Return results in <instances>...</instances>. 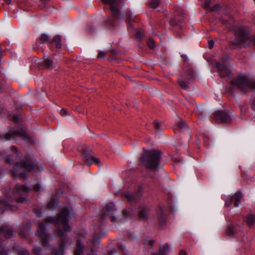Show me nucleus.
I'll list each match as a JSON object with an SVG mask.
<instances>
[{
  "instance_id": "nucleus-31",
  "label": "nucleus",
  "mask_w": 255,
  "mask_h": 255,
  "mask_svg": "<svg viewBox=\"0 0 255 255\" xmlns=\"http://www.w3.org/2000/svg\"><path fill=\"white\" fill-rule=\"evenodd\" d=\"M147 45L148 46H149V47L150 48H153L155 46V44H154V41L153 40V39H151V38H149L147 42Z\"/></svg>"
},
{
  "instance_id": "nucleus-27",
  "label": "nucleus",
  "mask_w": 255,
  "mask_h": 255,
  "mask_svg": "<svg viewBox=\"0 0 255 255\" xmlns=\"http://www.w3.org/2000/svg\"><path fill=\"white\" fill-rule=\"evenodd\" d=\"M49 39L50 36L46 34H43L42 35H41L40 37V42L41 43L46 42L48 41L49 40Z\"/></svg>"
},
{
  "instance_id": "nucleus-20",
  "label": "nucleus",
  "mask_w": 255,
  "mask_h": 255,
  "mask_svg": "<svg viewBox=\"0 0 255 255\" xmlns=\"http://www.w3.org/2000/svg\"><path fill=\"white\" fill-rule=\"evenodd\" d=\"M82 244L80 242H78L77 244V247L74 252L75 255H81L82 253Z\"/></svg>"
},
{
  "instance_id": "nucleus-50",
  "label": "nucleus",
  "mask_w": 255,
  "mask_h": 255,
  "mask_svg": "<svg viewBox=\"0 0 255 255\" xmlns=\"http://www.w3.org/2000/svg\"><path fill=\"white\" fill-rule=\"evenodd\" d=\"M5 2L7 3L8 4H9L11 2V0H4Z\"/></svg>"
},
{
  "instance_id": "nucleus-8",
  "label": "nucleus",
  "mask_w": 255,
  "mask_h": 255,
  "mask_svg": "<svg viewBox=\"0 0 255 255\" xmlns=\"http://www.w3.org/2000/svg\"><path fill=\"white\" fill-rule=\"evenodd\" d=\"M79 150L83 153V159L85 164L90 165L93 163H99V159L93 156L90 153L88 152L90 150H88L87 151L86 147L79 148Z\"/></svg>"
},
{
  "instance_id": "nucleus-2",
  "label": "nucleus",
  "mask_w": 255,
  "mask_h": 255,
  "mask_svg": "<svg viewBox=\"0 0 255 255\" xmlns=\"http://www.w3.org/2000/svg\"><path fill=\"white\" fill-rule=\"evenodd\" d=\"M161 152L159 150H151L144 152L142 162L148 168L155 170L159 166Z\"/></svg>"
},
{
  "instance_id": "nucleus-28",
  "label": "nucleus",
  "mask_w": 255,
  "mask_h": 255,
  "mask_svg": "<svg viewBox=\"0 0 255 255\" xmlns=\"http://www.w3.org/2000/svg\"><path fill=\"white\" fill-rule=\"evenodd\" d=\"M53 61L50 59H46L44 60L43 64L44 66L46 68L51 67L52 65Z\"/></svg>"
},
{
  "instance_id": "nucleus-46",
  "label": "nucleus",
  "mask_w": 255,
  "mask_h": 255,
  "mask_svg": "<svg viewBox=\"0 0 255 255\" xmlns=\"http://www.w3.org/2000/svg\"><path fill=\"white\" fill-rule=\"evenodd\" d=\"M197 109L200 113H203V108L202 107H197Z\"/></svg>"
},
{
  "instance_id": "nucleus-16",
  "label": "nucleus",
  "mask_w": 255,
  "mask_h": 255,
  "mask_svg": "<svg viewBox=\"0 0 255 255\" xmlns=\"http://www.w3.org/2000/svg\"><path fill=\"white\" fill-rule=\"evenodd\" d=\"M115 207V205L113 203H110L107 205L105 208V210L108 213V215L110 216V218L112 222H116V217L113 215L112 212L114 210Z\"/></svg>"
},
{
  "instance_id": "nucleus-17",
  "label": "nucleus",
  "mask_w": 255,
  "mask_h": 255,
  "mask_svg": "<svg viewBox=\"0 0 255 255\" xmlns=\"http://www.w3.org/2000/svg\"><path fill=\"white\" fill-rule=\"evenodd\" d=\"M178 127L181 132H184L188 130L189 128L186 124L183 121H180L178 123Z\"/></svg>"
},
{
  "instance_id": "nucleus-39",
  "label": "nucleus",
  "mask_w": 255,
  "mask_h": 255,
  "mask_svg": "<svg viewBox=\"0 0 255 255\" xmlns=\"http://www.w3.org/2000/svg\"><path fill=\"white\" fill-rule=\"evenodd\" d=\"M60 114L62 116H64L67 114V111L65 109H62L61 110Z\"/></svg>"
},
{
  "instance_id": "nucleus-51",
  "label": "nucleus",
  "mask_w": 255,
  "mask_h": 255,
  "mask_svg": "<svg viewBox=\"0 0 255 255\" xmlns=\"http://www.w3.org/2000/svg\"><path fill=\"white\" fill-rule=\"evenodd\" d=\"M12 160H13V159H11L10 156H9V157H8L7 158V162H11V161Z\"/></svg>"
},
{
  "instance_id": "nucleus-43",
  "label": "nucleus",
  "mask_w": 255,
  "mask_h": 255,
  "mask_svg": "<svg viewBox=\"0 0 255 255\" xmlns=\"http://www.w3.org/2000/svg\"><path fill=\"white\" fill-rule=\"evenodd\" d=\"M252 106L253 109L255 110V97L253 98L252 101Z\"/></svg>"
},
{
  "instance_id": "nucleus-7",
  "label": "nucleus",
  "mask_w": 255,
  "mask_h": 255,
  "mask_svg": "<svg viewBox=\"0 0 255 255\" xmlns=\"http://www.w3.org/2000/svg\"><path fill=\"white\" fill-rule=\"evenodd\" d=\"M18 135L22 137L24 140L29 139L28 135L27 132L22 128L15 130L12 133H7L4 136L0 134V140H10L15 136Z\"/></svg>"
},
{
  "instance_id": "nucleus-9",
  "label": "nucleus",
  "mask_w": 255,
  "mask_h": 255,
  "mask_svg": "<svg viewBox=\"0 0 255 255\" xmlns=\"http://www.w3.org/2000/svg\"><path fill=\"white\" fill-rule=\"evenodd\" d=\"M105 3H109L111 5L110 9L112 12V13L116 15L119 19L123 18L124 17V14L121 12L118 8L113 5L115 3H118L120 0H103Z\"/></svg>"
},
{
  "instance_id": "nucleus-29",
  "label": "nucleus",
  "mask_w": 255,
  "mask_h": 255,
  "mask_svg": "<svg viewBox=\"0 0 255 255\" xmlns=\"http://www.w3.org/2000/svg\"><path fill=\"white\" fill-rule=\"evenodd\" d=\"M160 3L159 0H152L149 3L150 6L152 8L157 7Z\"/></svg>"
},
{
  "instance_id": "nucleus-30",
  "label": "nucleus",
  "mask_w": 255,
  "mask_h": 255,
  "mask_svg": "<svg viewBox=\"0 0 255 255\" xmlns=\"http://www.w3.org/2000/svg\"><path fill=\"white\" fill-rule=\"evenodd\" d=\"M57 205V204L55 200L51 201L48 204V208L51 209L56 207Z\"/></svg>"
},
{
  "instance_id": "nucleus-48",
  "label": "nucleus",
  "mask_w": 255,
  "mask_h": 255,
  "mask_svg": "<svg viewBox=\"0 0 255 255\" xmlns=\"http://www.w3.org/2000/svg\"><path fill=\"white\" fill-rule=\"evenodd\" d=\"M124 215L127 216L128 214V212L127 210H124L123 212Z\"/></svg>"
},
{
  "instance_id": "nucleus-1",
  "label": "nucleus",
  "mask_w": 255,
  "mask_h": 255,
  "mask_svg": "<svg viewBox=\"0 0 255 255\" xmlns=\"http://www.w3.org/2000/svg\"><path fill=\"white\" fill-rule=\"evenodd\" d=\"M235 39L232 41L234 45L240 46L255 45V38L249 36L247 31L243 27L235 29Z\"/></svg>"
},
{
  "instance_id": "nucleus-33",
  "label": "nucleus",
  "mask_w": 255,
  "mask_h": 255,
  "mask_svg": "<svg viewBox=\"0 0 255 255\" xmlns=\"http://www.w3.org/2000/svg\"><path fill=\"white\" fill-rule=\"evenodd\" d=\"M153 125H154L155 128L156 129V130L158 131L159 130V127L160 126V124L159 122H158L157 121H155L153 122Z\"/></svg>"
},
{
  "instance_id": "nucleus-21",
  "label": "nucleus",
  "mask_w": 255,
  "mask_h": 255,
  "mask_svg": "<svg viewBox=\"0 0 255 255\" xmlns=\"http://www.w3.org/2000/svg\"><path fill=\"white\" fill-rule=\"evenodd\" d=\"M52 253L54 255H63L64 254V246L61 244L58 249L54 250Z\"/></svg>"
},
{
  "instance_id": "nucleus-44",
  "label": "nucleus",
  "mask_w": 255,
  "mask_h": 255,
  "mask_svg": "<svg viewBox=\"0 0 255 255\" xmlns=\"http://www.w3.org/2000/svg\"><path fill=\"white\" fill-rule=\"evenodd\" d=\"M8 255V252L3 250H1V251H0V255Z\"/></svg>"
},
{
  "instance_id": "nucleus-41",
  "label": "nucleus",
  "mask_w": 255,
  "mask_h": 255,
  "mask_svg": "<svg viewBox=\"0 0 255 255\" xmlns=\"http://www.w3.org/2000/svg\"><path fill=\"white\" fill-rule=\"evenodd\" d=\"M58 234L60 236L61 239H63L64 237V233H63L62 231L59 229H58Z\"/></svg>"
},
{
  "instance_id": "nucleus-42",
  "label": "nucleus",
  "mask_w": 255,
  "mask_h": 255,
  "mask_svg": "<svg viewBox=\"0 0 255 255\" xmlns=\"http://www.w3.org/2000/svg\"><path fill=\"white\" fill-rule=\"evenodd\" d=\"M105 52H103V51H100L99 52V54H98V57L99 58H103L105 56Z\"/></svg>"
},
{
  "instance_id": "nucleus-47",
  "label": "nucleus",
  "mask_w": 255,
  "mask_h": 255,
  "mask_svg": "<svg viewBox=\"0 0 255 255\" xmlns=\"http://www.w3.org/2000/svg\"><path fill=\"white\" fill-rule=\"evenodd\" d=\"M179 255H186V253L184 251H181L179 253Z\"/></svg>"
},
{
  "instance_id": "nucleus-11",
  "label": "nucleus",
  "mask_w": 255,
  "mask_h": 255,
  "mask_svg": "<svg viewBox=\"0 0 255 255\" xmlns=\"http://www.w3.org/2000/svg\"><path fill=\"white\" fill-rule=\"evenodd\" d=\"M242 198V193L240 192H237L235 194L234 197H229L228 199L226 200L225 201V205L226 206H229L230 204L235 200L234 202V206L235 207H238L239 205V202L241 200Z\"/></svg>"
},
{
  "instance_id": "nucleus-19",
  "label": "nucleus",
  "mask_w": 255,
  "mask_h": 255,
  "mask_svg": "<svg viewBox=\"0 0 255 255\" xmlns=\"http://www.w3.org/2000/svg\"><path fill=\"white\" fill-rule=\"evenodd\" d=\"M170 249V247L167 244H164L160 248L158 255H164L166 252H168ZM153 255H157L155 254Z\"/></svg>"
},
{
  "instance_id": "nucleus-32",
  "label": "nucleus",
  "mask_w": 255,
  "mask_h": 255,
  "mask_svg": "<svg viewBox=\"0 0 255 255\" xmlns=\"http://www.w3.org/2000/svg\"><path fill=\"white\" fill-rule=\"evenodd\" d=\"M19 255H29V252L25 249L20 250L18 252Z\"/></svg>"
},
{
  "instance_id": "nucleus-5",
  "label": "nucleus",
  "mask_w": 255,
  "mask_h": 255,
  "mask_svg": "<svg viewBox=\"0 0 255 255\" xmlns=\"http://www.w3.org/2000/svg\"><path fill=\"white\" fill-rule=\"evenodd\" d=\"M34 169L33 165L29 161L22 163H16L14 169L12 171L14 176H19L22 178L26 177L27 171H30Z\"/></svg>"
},
{
  "instance_id": "nucleus-22",
  "label": "nucleus",
  "mask_w": 255,
  "mask_h": 255,
  "mask_svg": "<svg viewBox=\"0 0 255 255\" xmlns=\"http://www.w3.org/2000/svg\"><path fill=\"white\" fill-rule=\"evenodd\" d=\"M179 84L182 89L185 90L188 89L189 82L188 81H184L181 78L179 79Z\"/></svg>"
},
{
  "instance_id": "nucleus-15",
  "label": "nucleus",
  "mask_w": 255,
  "mask_h": 255,
  "mask_svg": "<svg viewBox=\"0 0 255 255\" xmlns=\"http://www.w3.org/2000/svg\"><path fill=\"white\" fill-rule=\"evenodd\" d=\"M0 234L6 238H9L15 234V232L9 227H1L0 228Z\"/></svg>"
},
{
  "instance_id": "nucleus-12",
  "label": "nucleus",
  "mask_w": 255,
  "mask_h": 255,
  "mask_svg": "<svg viewBox=\"0 0 255 255\" xmlns=\"http://www.w3.org/2000/svg\"><path fill=\"white\" fill-rule=\"evenodd\" d=\"M45 225L44 223H41L39 224L38 233L40 237L42 240L44 246L46 245L47 242L49 240L50 237L45 233Z\"/></svg>"
},
{
  "instance_id": "nucleus-49",
  "label": "nucleus",
  "mask_w": 255,
  "mask_h": 255,
  "mask_svg": "<svg viewBox=\"0 0 255 255\" xmlns=\"http://www.w3.org/2000/svg\"><path fill=\"white\" fill-rule=\"evenodd\" d=\"M136 35L137 37H139V38L141 37L142 36V34H141V32H137Z\"/></svg>"
},
{
  "instance_id": "nucleus-34",
  "label": "nucleus",
  "mask_w": 255,
  "mask_h": 255,
  "mask_svg": "<svg viewBox=\"0 0 255 255\" xmlns=\"http://www.w3.org/2000/svg\"><path fill=\"white\" fill-rule=\"evenodd\" d=\"M28 230L27 229L25 232L24 231V230H21L20 231V235L22 236V237H25L27 236L29 232L28 231Z\"/></svg>"
},
{
  "instance_id": "nucleus-36",
  "label": "nucleus",
  "mask_w": 255,
  "mask_h": 255,
  "mask_svg": "<svg viewBox=\"0 0 255 255\" xmlns=\"http://www.w3.org/2000/svg\"><path fill=\"white\" fill-rule=\"evenodd\" d=\"M41 250V249L40 247H36L34 249L33 252L35 254L38 255L40 252Z\"/></svg>"
},
{
  "instance_id": "nucleus-52",
  "label": "nucleus",
  "mask_w": 255,
  "mask_h": 255,
  "mask_svg": "<svg viewBox=\"0 0 255 255\" xmlns=\"http://www.w3.org/2000/svg\"><path fill=\"white\" fill-rule=\"evenodd\" d=\"M41 0L43 2H46L50 1V0Z\"/></svg>"
},
{
  "instance_id": "nucleus-35",
  "label": "nucleus",
  "mask_w": 255,
  "mask_h": 255,
  "mask_svg": "<svg viewBox=\"0 0 255 255\" xmlns=\"http://www.w3.org/2000/svg\"><path fill=\"white\" fill-rule=\"evenodd\" d=\"M184 70L185 71V72L187 73L189 76L192 77L193 76V72L191 69H190L188 71V69L184 68Z\"/></svg>"
},
{
  "instance_id": "nucleus-37",
  "label": "nucleus",
  "mask_w": 255,
  "mask_h": 255,
  "mask_svg": "<svg viewBox=\"0 0 255 255\" xmlns=\"http://www.w3.org/2000/svg\"><path fill=\"white\" fill-rule=\"evenodd\" d=\"M214 41L213 40H210L208 42V46H209V48L211 49L213 46H214Z\"/></svg>"
},
{
  "instance_id": "nucleus-53",
  "label": "nucleus",
  "mask_w": 255,
  "mask_h": 255,
  "mask_svg": "<svg viewBox=\"0 0 255 255\" xmlns=\"http://www.w3.org/2000/svg\"><path fill=\"white\" fill-rule=\"evenodd\" d=\"M15 149H16V148H15V147L14 146H12V147H11V149H12V150H15Z\"/></svg>"
},
{
  "instance_id": "nucleus-24",
  "label": "nucleus",
  "mask_w": 255,
  "mask_h": 255,
  "mask_svg": "<svg viewBox=\"0 0 255 255\" xmlns=\"http://www.w3.org/2000/svg\"><path fill=\"white\" fill-rule=\"evenodd\" d=\"M246 222L249 226L253 225L255 223V216L250 215L248 217Z\"/></svg>"
},
{
  "instance_id": "nucleus-18",
  "label": "nucleus",
  "mask_w": 255,
  "mask_h": 255,
  "mask_svg": "<svg viewBox=\"0 0 255 255\" xmlns=\"http://www.w3.org/2000/svg\"><path fill=\"white\" fill-rule=\"evenodd\" d=\"M61 36L59 35H57L55 36L54 38L52 41V43H56V47L57 48H60L61 47Z\"/></svg>"
},
{
  "instance_id": "nucleus-6",
  "label": "nucleus",
  "mask_w": 255,
  "mask_h": 255,
  "mask_svg": "<svg viewBox=\"0 0 255 255\" xmlns=\"http://www.w3.org/2000/svg\"><path fill=\"white\" fill-rule=\"evenodd\" d=\"M30 188L25 185H18L16 187V192L14 193L13 199L16 200L17 202L24 203L25 198L22 197L30 191Z\"/></svg>"
},
{
  "instance_id": "nucleus-13",
  "label": "nucleus",
  "mask_w": 255,
  "mask_h": 255,
  "mask_svg": "<svg viewBox=\"0 0 255 255\" xmlns=\"http://www.w3.org/2000/svg\"><path fill=\"white\" fill-rule=\"evenodd\" d=\"M11 199L8 198L7 201L4 199L0 200V207L2 209V212L4 211H8L9 210H13L14 207H12L10 204V202H11Z\"/></svg>"
},
{
  "instance_id": "nucleus-23",
  "label": "nucleus",
  "mask_w": 255,
  "mask_h": 255,
  "mask_svg": "<svg viewBox=\"0 0 255 255\" xmlns=\"http://www.w3.org/2000/svg\"><path fill=\"white\" fill-rule=\"evenodd\" d=\"M126 197L129 202H133L136 201L138 198V195L137 196L134 194H129L128 193L125 194Z\"/></svg>"
},
{
  "instance_id": "nucleus-40",
  "label": "nucleus",
  "mask_w": 255,
  "mask_h": 255,
  "mask_svg": "<svg viewBox=\"0 0 255 255\" xmlns=\"http://www.w3.org/2000/svg\"><path fill=\"white\" fill-rule=\"evenodd\" d=\"M40 189V186L39 184H36L34 185L33 189L35 191H38Z\"/></svg>"
},
{
  "instance_id": "nucleus-10",
  "label": "nucleus",
  "mask_w": 255,
  "mask_h": 255,
  "mask_svg": "<svg viewBox=\"0 0 255 255\" xmlns=\"http://www.w3.org/2000/svg\"><path fill=\"white\" fill-rule=\"evenodd\" d=\"M214 119L217 122L229 123L231 121L230 116L224 111H217L215 112Z\"/></svg>"
},
{
  "instance_id": "nucleus-25",
  "label": "nucleus",
  "mask_w": 255,
  "mask_h": 255,
  "mask_svg": "<svg viewBox=\"0 0 255 255\" xmlns=\"http://www.w3.org/2000/svg\"><path fill=\"white\" fill-rule=\"evenodd\" d=\"M236 228L234 226H231L228 227L227 231V233L229 236H233L236 233Z\"/></svg>"
},
{
  "instance_id": "nucleus-38",
  "label": "nucleus",
  "mask_w": 255,
  "mask_h": 255,
  "mask_svg": "<svg viewBox=\"0 0 255 255\" xmlns=\"http://www.w3.org/2000/svg\"><path fill=\"white\" fill-rule=\"evenodd\" d=\"M210 0H206L205 2V7L206 8H208L210 5Z\"/></svg>"
},
{
  "instance_id": "nucleus-4",
  "label": "nucleus",
  "mask_w": 255,
  "mask_h": 255,
  "mask_svg": "<svg viewBox=\"0 0 255 255\" xmlns=\"http://www.w3.org/2000/svg\"><path fill=\"white\" fill-rule=\"evenodd\" d=\"M232 82L234 85L245 93L255 89V82L252 83L245 75H239Z\"/></svg>"
},
{
  "instance_id": "nucleus-45",
  "label": "nucleus",
  "mask_w": 255,
  "mask_h": 255,
  "mask_svg": "<svg viewBox=\"0 0 255 255\" xmlns=\"http://www.w3.org/2000/svg\"><path fill=\"white\" fill-rule=\"evenodd\" d=\"M219 7H220V6L219 5L217 4V5H215L214 6V7L212 8V11L216 10L218 9V8H219Z\"/></svg>"
},
{
  "instance_id": "nucleus-26",
  "label": "nucleus",
  "mask_w": 255,
  "mask_h": 255,
  "mask_svg": "<svg viewBox=\"0 0 255 255\" xmlns=\"http://www.w3.org/2000/svg\"><path fill=\"white\" fill-rule=\"evenodd\" d=\"M166 216L164 214L161 215L159 218V225L163 228L165 225Z\"/></svg>"
},
{
  "instance_id": "nucleus-14",
  "label": "nucleus",
  "mask_w": 255,
  "mask_h": 255,
  "mask_svg": "<svg viewBox=\"0 0 255 255\" xmlns=\"http://www.w3.org/2000/svg\"><path fill=\"white\" fill-rule=\"evenodd\" d=\"M149 210L150 208L147 206L140 208L139 211V219L140 221H145L147 219Z\"/></svg>"
},
{
  "instance_id": "nucleus-3",
  "label": "nucleus",
  "mask_w": 255,
  "mask_h": 255,
  "mask_svg": "<svg viewBox=\"0 0 255 255\" xmlns=\"http://www.w3.org/2000/svg\"><path fill=\"white\" fill-rule=\"evenodd\" d=\"M69 213V209L68 208H65L62 209L55 220H54L52 218L50 217L46 218L45 219V222H49L50 223L55 222L56 224L61 225L63 227L64 232L71 231V230L70 227L69 226L67 222Z\"/></svg>"
}]
</instances>
